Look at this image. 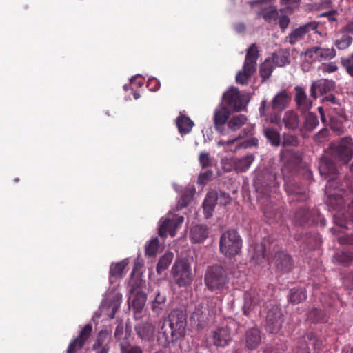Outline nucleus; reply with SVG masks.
Instances as JSON below:
<instances>
[{
    "label": "nucleus",
    "mask_w": 353,
    "mask_h": 353,
    "mask_svg": "<svg viewBox=\"0 0 353 353\" xmlns=\"http://www.w3.org/2000/svg\"><path fill=\"white\" fill-rule=\"evenodd\" d=\"M319 170L320 174L327 179V203L333 207L339 208V209L345 208L347 201L345 198V192L343 190H339V192L332 193L330 189L332 181L336 178L338 174V170L334 161L328 156L323 155L319 159Z\"/></svg>",
    "instance_id": "obj_1"
},
{
    "label": "nucleus",
    "mask_w": 353,
    "mask_h": 353,
    "mask_svg": "<svg viewBox=\"0 0 353 353\" xmlns=\"http://www.w3.org/2000/svg\"><path fill=\"white\" fill-rule=\"evenodd\" d=\"M168 319L170 331L165 329V325L163 323L160 333L163 334L164 339L163 341H161V338L158 339L163 346H168L170 343L183 337L185 334L187 314L184 310L174 309L169 314Z\"/></svg>",
    "instance_id": "obj_2"
},
{
    "label": "nucleus",
    "mask_w": 353,
    "mask_h": 353,
    "mask_svg": "<svg viewBox=\"0 0 353 353\" xmlns=\"http://www.w3.org/2000/svg\"><path fill=\"white\" fill-rule=\"evenodd\" d=\"M259 57V51L256 43H252L247 50L245 59L242 70L237 72L236 81L241 85H247L256 70V61Z\"/></svg>",
    "instance_id": "obj_3"
},
{
    "label": "nucleus",
    "mask_w": 353,
    "mask_h": 353,
    "mask_svg": "<svg viewBox=\"0 0 353 353\" xmlns=\"http://www.w3.org/2000/svg\"><path fill=\"white\" fill-rule=\"evenodd\" d=\"M204 281L208 290L221 292L226 288L230 279L223 267L214 265L207 269Z\"/></svg>",
    "instance_id": "obj_4"
},
{
    "label": "nucleus",
    "mask_w": 353,
    "mask_h": 353,
    "mask_svg": "<svg viewBox=\"0 0 353 353\" xmlns=\"http://www.w3.org/2000/svg\"><path fill=\"white\" fill-rule=\"evenodd\" d=\"M242 239L235 230L223 232L219 239V250L225 257L232 258L239 254L242 248Z\"/></svg>",
    "instance_id": "obj_5"
},
{
    "label": "nucleus",
    "mask_w": 353,
    "mask_h": 353,
    "mask_svg": "<svg viewBox=\"0 0 353 353\" xmlns=\"http://www.w3.org/2000/svg\"><path fill=\"white\" fill-rule=\"evenodd\" d=\"M171 272L174 282L179 287L186 286L190 284L193 280L191 265L188 259L176 260L172 265Z\"/></svg>",
    "instance_id": "obj_6"
},
{
    "label": "nucleus",
    "mask_w": 353,
    "mask_h": 353,
    "mask_svg": "<svg viewBox=\"0 0 353 353\" xmlns=\"http://www.w3.org/2000/svg\"><path fill=\"white\" fill-rule=\"evenodd\" d=\"M329 150L333 157L347 163L353 154L352 140L350 137H343L337 143H330Z\"/></svg>",
    "instance_id": "obj_7"
},
{
    "label": "nucleus",
    "mask_w": 353,
    "mask_h": 353,
    "mask_svg": "<svg viewBox=\"0 0 353 353\" xmlns=\"http://www.w3.org/2000/svg\"><path fill=\"white\" fill-rule=\"evenodd\" d=\"M319 22L316 21H311L299 27L294 29L285 38L290 45H295L296 43L303 40L305 35L310 34L311 32L321 34L319 31Z\"/></svg>",
    "instance_id": "obj_8"
},
{
    "label": "nucleus",
    "mask_w": 353,
    "mask_h": 353,
    "mask_svg": "<svg viewBox=\"0 0 353 353\" xmlns=\"http://www.w3.org/2000/svg\"><path fill=\"white\" fill-rule=\"evenodd\" d=\"M229 108L236 112L241 110L248 103L245 94L241 93L237 88L231 87L223 96Z\"/></svg>",
    "instance_id": "obj_9"
},
{
    "label": "nucleus",
    "mask_w": 353,
    "mask_h": 353,
    "mask_svg": "<svg viewBox=\"0 0 353 353\" xmlns=\"http://www.w3.org/2000/svg\"><path fill=\"white\" fill-rule=\"evenodd\" d=\"M283 316L281 308L277 306L271 307L265 318V327L270 333H277L282 327Z\"/></svg>",
    "instance_id": "obj_10"
},
{
    "label": "nucleus",
    "mask_w": 353,
    "mask_h": 353,
    "mask_svg": "<svg viewBox=\"0 0 353 353\" xmlns=\"http://www.w3.org/2000/svg\"><path fill=\"white\" fill-rule=\"evenodd\" d=\"M213 314L214 311L210 308L209 302L205 301L196 305L190 319L197 326L203 327L208 323Z\"/></svg>",
    "instance_id": "obj_11"
},
{
    "label": "nucleus",
    "mask_w": 353,
    "mask_h": 353,
    "mask_svg": "<svg viewBox=\"0 0 353 353\" xmlns=\"http://www.w3.org/2000/svg\"><path fill=\"white\" fill-rule=\"evenodd\" d=\"M230 115V110L224 106H219L214 111L213 121L215 130L221 135H228L226 124Z\"/></svg>",
    "instance_id": "obj_12"
},
{
    "label": "nucleus",
    "mask_w": 353,
    "mask_h": 353,
    "mask_svg": "<svg viewBox=\"0 0 353 353\" xmlns=\"http://www.w3.org/2000/svg\"><path fill=\"white\" fill-rule=\"evenodd\" d=\"M243 299V312L248 316H250L252 312L258 310L261 302L259 292L253 289L244 293Z\"/></svg>",
    "instance_id": "obj_13"
},
{
    "label": "nucleus",
    "mask_w": 353,
    "mask_h": 353,
    "mask_svg": "<svg viewBox=\"0 0 353 353\" xmlns=\"http://www.w3.org/2000/svg\"><path fill=\"white\" fill-rule=\"evenodd\" d=\"M305 54L311 59L322 61L334 59L336 56V51L334 48H325L320 46H313L307 49Z\"/></svg>",
    "instance_id": "obj_14"
},
{
    "label": "nucleus",
    "mask_w": 353,
    "mask_h": 353,
    "mask_svg": "<svg viewBox=\"0 0 353 353\" xmlns=\"http://www.w3.org/2000/svg\"><path fill=\"white\" fill-rule=\"evenodd\" d=\"M210 338L214 345L225 347L232 341V330L227 326L219 327L212 331Z\"/></svg>",
    "instance_id": "obj_15"
},
{
    "label": "nucleus",
    "mask_w": 353,
    "mask_h": 353,
    "mask_svg": "<svg viewBox=\"0 0 353 353\" xmlns=\"http://www.w3.org/2000/svg\"><path fill=\"white\" fill-rule=\"evenodd\" d=\"M92 331V326L91 324L84 325L80 330L79 335L70 343L67 349V353H77L79 351L89 339Z\"/></svg>",
    "instance_id": "obj_16"
},
{
    "label": "nucleus",
    "mask_w": 353,
    "mask_h": 353,
    "mask_svg": "<svg viewBox=\"0 0 353 353\" xmlns=\"http://www.w3.org/2000/svg\"><path fill=\"white\" fill-rule=\"evenodd\" d=\"M318 214L316 210L311 212L306 208H299L295 213L294 221L301 226H309L317 221L316 216Z\"/></svg>",
    "instance_id": "obj_17"
},
{
    "label": "nucleus",
    "mask_w": 353,
    "mask_h": 353,
    "mask_svg": "<svg viewBox=\"0 0 353 353\" xmlns=\"http://www.w3.org/2000/svg\"><path fill=\"white\" fill-rule=\"evenodd\" d=\"M274 263L276 268L281 272H288L293 267L292 257L283 252H279L275 254Z\"/></svg>",
    "instance_id": "obj_18"
},
{
    "label": "nucleus",
    "mask_w": 353,
    "mask_h": 353,
    "mask_svg": "<svg viewBox=\"0 0 353 353\" xmlns=\"http://www.w3.org/2000/svg\"><path fill=\"white\" fill-rule=\"evenodd\" d=\"M334 88V82L327 79H319L314 82L310 87V95L316 99Z\"/></svg>",
    "instance_id": "obj_19"
},
{
    "label": "nucleus",
    "mask_w": 353,
    "mask_h": 353,
    "mask_svg": "<svg viewBox=\"0 0 353 353\" xmlns=\"http://www.w3.org/2000/svg\"><path fill=\"white\" fill-rule=\"evenodd\" d=\"M261 342V332L258 328L249 329L245 334V346L249 350L256 349Z\"/></svg>",
    "instance_id": "obj_20"
},
{
    "label": "nucleus",
    "mask_w": 353,
    "mask_h": 353,
    "mask_svg": "<svg viewBox=\"0 0 353 353\" xmlns=\"http://www.w3.org/2000/svg\"><path fill=\"white\" fill-rule=\"evenodd\" d=\"M295 91V101L299 108L302 112L309 110L312 108V102L307 98L305 90L300 86H296Z\"/></svg>",
    "instance_id": "obj_21"
},
{
    "label": "nucleus",
    "mask_w": 353,
    "mask_h": 353,
    "mask_svg": "<svg viewBox=\"0 0 353 353\" xmlns=\"http://www.w3.org/2000/svg\"><path fill=\"white\" fill-rule=\"evenodd\" d=\"M135 331L143 341H149L154 338L155 327L152 323L144 322L137 325Z\"/></svg>",
    "instance_id": "obj_22"
},
{
    "label": "nucleus",
    "mask_w": 353,
    "mask_h": 353,
    "mask_svg": "<svg viewBox=\"0 0 353 353\" xmlns=\"http://www.w3.org/2000/svg\"><path fill=\"white\" fill-rule=\"evenodd\" d=\"M167 301L166 294L157 290L154 299L151 303V309L156 315L159 316L165 309Z\"/></svg>",
    "instance_id": "obj_23"
},
{
    "label": "nucleus",
    "mask_w": 353,
    "mask_h": 353,
    "mask_svg": "<svg viewBox=\"0 0 353 353\" xmlns=\"http://www.w3.org/2000/svg\"><path fill=\"white\" fill-rule=\"evenodd\" d=\"M208 230L206 226L202 225H196L191 229L190 238L191 241L194 243H201L208 237Z\"/></svg>",
    "instance_id": "obj_24"
},
{
    "label": "nucleus",
    "mask_w": 353,
    "mask_h": 353,
    "mask_svg": "<svg viewBox=\"0 0 353 353\" xmlns=\"http://www.w3.org/2000/svg\"><path fill=\"white\" fill-rule=\"evenodd\" d=\"M176 228L174 223L172 222L170 216L168 215L166 218L162 219V222L159 226V234L160 236H166L170 234L171 236H174L176 234Z\"/></svg>",
    "instance_id": "obj_25"
},
{
    "label": "nucleus",
    "mask_w": 353,
    "mask_h": 353,
    "mask_svg": "<svg viewBox=\"0 0 353 353\" xmlns=\"http://www.w3.org/2000/svg\"><path fill=\"white\" fill-rule=\"evenodd\" d=\"M319 125V119L317 116L312 112L305 114L303 127L300 131L303 136H305V132H312Z\"/></svg>",
    "instance_id": "obj_26"
},
{
    "label": "nucleus",
    "mask_w": 353,
    "mask_h": 353,
    "mask_svg": "<svg viewBox=\"0 0 353 353\" xmlns=\"http://www.w3.org/2000/svg\"><path fill=\"white\" fill-rule=\"evenodd\" d=\"M176 121L178 130L182 134L189 133L194 126V122L185 114H180Z\"/></svg>",
    "instance_id": "obj_27"
},
{
    "label": "nucleus",
    "mask_w": 353,
    "mask_h": 353,
    "mask_svg": "<svg viewBox=\"0 0 353 353\" xmlns=\"http://www.w3.org/2000/svg\"><path fill=\"white\" fill-rule=\"evenodd\" d=\"M248 121V118L244 114H237L234 115L232 117L229 118V120L227 123V130L228 132L230 130L232 132H235L240 129Z\"/></svg>",
    "instance_id": "obj_28"
},
{
    "label": "nucleus",
    "mask_w": 353,
    "mask_h": 353,
    "mask_svg": "<svg viewBox=\"0 0 353 353\" xmlns=\"http://www.w3.org/2000/svg\"><path fill=\"white\" fill-rule=\"evenodd\" d=\"M130 293L132 295H134L132 299V306L137 310H141L143 308L146 301V294L141 290L131 289Z\"/></svg>",
    "instance_id": "obj_29"
},
{
    "label": "nucleus",
    "mask_w": 353,
    "mask_h": 353,
    "mask_svg": "<svg viewBox=\"0 0 353 353\" xmlns=\"http://www.w3.org/2000/svg\"><path fill=\"white\" fill-rule=\"evenodd\" d=\"M217 201L218 194L216 192L212 191L207 194L203 206V210L208 216H210L212 214V212L216 205Z\"/></svg>",
    "instance_id": "obj_30"
},
{
    "label": "nucleus",
    "mask_w": 353,
    "mask_h": 353,
    "mask_svg": "<svg viewBox=\"0 0 353 353\" xmlns=\"http://www.w3.org/2000/svg\"><path fill=\"white\" fill-rule=\"evenodd\" d=\"M283 122L286 128L291 130H295L299 125V116L292 111H288L283 116Z\"/></svg>",
    "instance_id": "obj_31"
},
{
    "label": "nucleus",
    "mask_w": 353,
    "mask_h": 353,
    "mask_svg": "<svg viewBox=\"0 0 353 353\" xmlns=\"http://www.w3.org/2000/svg\"><path fill=\"white\" fill-rule=\"evenodd\" d=\"M254 160L253 154H248L234 161V168L236 171L244 172L250 167Z\"/></svg>",
    "instance_id": "obj_32"
},
{
    "label": "nucleus",
    "mask_w": 353,
    "mask_h": 353,
    "mask_svg": "<svg viewBox=\"0 0 353 353\" xmlns=\"http://www.w3.org/2000/svg\"><path fill=\"white\" fill-rule=\"evenodd\" d=\"M265 174L270 178L271 174L268 172H266ZM265 176V174L263 175H259L254 181V186L257 192L261 194L262 196L269 195L271 192V185L268 182L263 183L262 177Z\"/></svg>",
    "instance_id": "obj_33"
},
{
    "label": "nucleus",
    "mask_w": 353,
    "mask_h": 353,
    "mask_svg": "<svg viewBox=\"0 0 353 353\" xmlns=\"http://www.w3.org/2000/svg\"><path fill=\"white\" fill-rule=\"evenodd\" d=\"M174 259V254L171 252H165L159 260L157 265V272L161 274L164 270H167Z\"/></svg>",
    "instance_id": "obj_34"
},
{
    "label": "nucleus",
    "mask_w": 353,
    "mask_h": 353,
    "mask_svg": "<svg viewBox=\"0 0 353 353\" xmlns=\"http://www.w3.org/2000/svg\"><path fill=\"white\" fill-rule=\"evenodd\" d=\"M288 94L283 90L276 94L272 101V107L275 110H283L287 104Z\"/></svg>",
    "instance_id": "obj_35"
},
{
    "label": "nucleus",
    "mask_w": 353,
    "mask_h": 353,
    "mask_svg": "<svg viewBox=\"0 0 353 353\" xmlns=\"http://www.w3.org/2000/svg\"><path fill=\"white\" fill-rule=\"evenodd\" d=\"M263 134L270 141L272 145L278 147L281 144V136L279 132L272 128H265Z\"/></svg>",
    "instance_id": "obj_36"
},
{
    "label": "nucleus",
    "mask_w": 353,
    "mask_h": 353,
    "mask_svg": "<svg viewBox=\"0 0 353 353\" xmlns=\"http://www.w3.org/2000/svg\"><path fill=\"white\" fill-rule=\"evenodd\" d=\"M259 15L261 16L266 22L271 23L278 19L279 11L276 6H270L263 9Z\"/></svg>",
    "instance_id": "obj_37"
},
{
    "label": "nucleus",
    "mask_w": 353,
    "mask_h": 353,
    "mask_svg": "<svg viewBox=\"0 0 353 353\" xmlns=\"http://www.w3.org/2000/svg\"><path fill=\"white\" fill-rule=\"evenodd\" d=\"M306 292L304 289H292L288 296L289 301L294 304H299L306 299Z\"/></svg>",
    "instance_id": "obj_38"
},
{
    "label": "nucleus",
    "mask_w": 353,
    "mask_h": 353,
    "mask_svg": "<svg viewBox=\"0 0 353 353\" xmlns=\"http://www.w3.org/2000/svg\"><path fill=\"white\" fill-rule=\"evenodd\" d=\"M353 259V252L342 251L336 253L333 256V261L334 263L347 265Z\"/></svg>",
    "instance_id": "obj_39"
},
{
    "label": "nucleus",
    "mask_w": 353,
    "mask_h": 353,
    "mask_svg": "<svg viewBox=\"0 0 353 353\" xmlns=\"http://www.w3.org/2000/svg\"><path fill=\"white\" fill-rule=\"evenodd\" d=\"M110 341V332L108 330H101L98 336L92 345L93 350H97V347H100V346H103L104 345H108V342Z\"/></svg>",
    "instance_id": "obj_40"
},
{
    "label": "nucleus",
    "mask_w": 353,
    "mask_h": 353,
    "mask_svg": "<svg viewBox=\"0 0 353 353\" xmlns=\"http://www.w3.org/2000/svg\"><path fill=\"white\" fill-rule=\"evenodd\" d=\"M159 247V241L158 238H154L146 243L145 245V255L151 257L154 256Z\"/></svg>",
    "instance_id": "obj_41"
},
{
    "label": "nucleus",
    "mask_w": 353,
    "mask_h": 353,
    "mask_svg": "<svg viewBox=\"0 0 353 353\" xmlns=\"http://www.w3.org/2000/svg\"><path fill=\"white\" fill-rule=\"evenodd\" d=\"M352 41L353 38L351 36L343 34L340 39H336L334 44L339 50H345L352 45Z\"/></svg>",
    "instance_id": "obj_42"
},
{
    "label": "nucleus",
    "mask_w": 353,
    "mask_h": 353,
    "mask_svg": "<svg viewBox=\"0 0 353 353\" xmlns=\"http://www.w3.org/2000/svg\"><path fill=\"white\" fill-rule=\"evenodd\" d=\"M273 70V63L270 59H265L260 67V74L262 78L268 79L270 77Z\"/></svg>",
    "instance_id": "obj_43"
},
{
    "label": "nucleus",
    "mask_w": 353,
    "mask_h": 353,
    "mask_svg": "<svg viewBox=\"0 0 353 353\" xmlns=\"http://www.w3.org/2000/svg\"><path fill=\"white\" fill-rule=\"evenodd\" d=\"M302 342H310V346L314 350H319L322 345V341L319 340L313 333H308L303 337Z\"/></svg>",
    "instance_id": "obj_44"
},
{
    "label": "nucleus",
    "mask_w": 353,
    "mask_h": 353,
    "mask_svg": "<svg viewBox=\"0 0 353 353\" xmlns=\"http://www.w3.org/2000/svg\"><path fill=\"white\" fill-rule=\"evenodd\" d=\"M127 263L125 262V261H122L114 264L112 263L110 265V276L116 277L121 275Z\"/></svg>",
    "instance_id": "obj_45"
},
{
    "label": "nucleus",
    "mask_w": 353,
    "mask_h": 353,
    "mask_svg": "<svg viewBox=\"0 0 353 353\" xmlns=\"http://www.w3.org/2000/svg\"><path fill=\"white\" fill-rule=\"evenodd\" d=\"M122 302V296L120 294H117L110 303V308L112 309L111 313L109 314L110 319H114V316L119 310L120 305Z\"/></svg>",
    "instance_id": "obj_46"
},
{
    "label": "nucleus",
    "mask_w": 353,
    "mask_h": 353,
    "mask_svg": "<svg viewBox=\"0 0 353 353\" xmlns=\"http://www.w3.org/2000/svg\"><path fill=\"white\" fill-rule=\"evenodd\" d=\"M272 63L276 66L283 67L290 63L289 58L283 53H275L272 57Z\"/></svg>",
    "instance_id": "obj_47"
},
{
    "label": "nucleus",
    "mask_w": 353,
    "mask_h": 353,
    "mask_svg": "<svg viewBox=\"0 0 353 353\" xmlns=\"http://www.w3.org/2000/svg\"><path fill=\"white\" fill-rule=\"evenodd\" d=\"M299 144V140L298 137L295 135L289 134V133H284L283 134V141L282 145L285 146H298Z\"/></svg>",
    "instance_id": "obj_48"
},
{
    "label": "nucleus",
    "mask_w": 353,
    "mask_h": 353,
    "mask_svg": "<svg viewBox=\"0 0 353 353\" xmlns=\"http://www.w3.org/2000/svg\"><path fill=\"white\" fill-rule=\"evenodd\" d=\"M265 247L263 243H257L254 248L253 259L256 260L257 263L261 262L265 257Z\"/></svg>",
    "instance_id": "obj_49"
},
{
    "label": "nucleus",
    "mask_w": 353,
    "mask_h": 353,
    "mask_svg": "<svg viewBox=\"0 0 353 353\" xmlns=\"http://www.w3.org/2000/svg\"><path fill=\"white\" fill-rule=\"evenodd\" d=\"M342 66L345 69L347 73L352 77L353 76V53L348 57H343L341 59Z\"/></svg>",
    "instance_id": "obj_50"
},
{
    "label": "nucleus",
    "mask_w": 353,
    "mask_h": 353,
    "mask_svg": "<svg viewBox=\"0 0 353 353\" xmlns=\"http://www.w3.org/2000/svg\"><path fill=\"white\" fill-rule=\"evenodd\" d=\"M330 128L339 135L343 134L345 130L343 122L336 118L331 119Z\"/></svg>",
    "instance_id": "obj_51"
},
{
    "label": "nucleus",
    "mask_w": 353,
    "mask_h": 353,
    "mask_svg": "<svg viewBox=\"0 0 353 353\" xmlns=\"http://www.w3.org/2000/svg\"><path fill=\"white\" fill-rule=\"evenodd\" d=\"M199 161L203 168H206L212 165V159L207 152H202L199 154Z\"/></svg>",
    "instance_id": "obj_52"
},
{
    "label": "nucleus",
    "mask_w": 353,
    "mask_h": 353,
    "mask_svg": "<svg viewBox=\"0 0 353 353\" xmlns=\"http://www.w3.org/2000/svg\"><path fill=\"white\" fill-rule=\"evenodd\" d=\"M329 131L327 128H323L314 136L315 143L321 144L327 141Z\"/></svg>",
    "instance_id": "obj_53"
},
{
    "label": "nucleus",
    "mask_w": 353,
    "mask_h": 353,
    "mask_svg": "<svg viewBox=\"0 0 353 353\" xmlns=\"http://www.w3.org/2000/svg\"><path fill=\"white\" fill-rule=\"evenodd\" d=\"M213 176V172L212 170H208L201 173L197 179V183L201 185H205L209 182Z\"/></svg>",
    "instance_id": "obj_54"
},
{
    "label": "nucleus",
    "mask_w": 353,
    "mask_h": 353,
    "mask_svg": "<svg viewBox=\"0 0 353 353\" xmlns=\"http://www.w3.org/2000/svg\"><path fill=\"white\" fill-rule=\"evenodd\" d=\"M281 5L285 6L287 9L293 10L299 7L301 0H280Z\"/></svg>",
    "instance_id": "obj_55"
},
{
    "label": "nucleus",
    "mask_w": 353,
    "mask_h": 353,
    "mask_svg": "<svg viewBox=\"0 0 353 353\" xmlns=\"http://www.w3.org/2000/svg\"><path fill=\"white\" fill-rule=\"evenodd\" d=\"M279 25L283 32H285L290 22V19L287 15L279 16Z\"/></svg>",
    "instance_id": "obj_56"
},
{
    "label": "nucleus",
    "mask_w": 353,
    "mask_h": 353,
    "mask_svg": "<svg viewBox=\"0 0 353 353\" xmlns=\"http://www.w3.org/2000/svg\"><path fill=\"white\" fill-rule=\"evenodd\" d=\"M302 339L303 338H301L296 343L297 348L299 350V353H310V342H302Z\"/></svg>",
    "instance_id": "obj_57"
},
{
    "label": "nucleus",
    "mask_w": 353,
    "mask_h": 353,
    "mask_svg": "<svg viewBox=\"0 0 353 353\" xmlns=\"http://www.w3.org/2000/svg\"><path fill=\"white\" fill-rule=\"evenodd\" d=\"M346 219L347 218L344 214L340 212L334 215V223L341 228H346Z\"/></svg>",
    "instance_id": "obj_58"
},
{
    "label": "nucleus",
    "mask_w": 353,
    "mask_h": 353,
    "mask_svg": "<svg viewBox=\"0 0 353 353\" xmlns=\"http://www.w3.org/2000/svg\"><path fill=\"white\" fill-rule=\"evenodd\" d=\"M121 353H143L141 348L139 346L125 347L123 344H121Z\"/></svg>",
    "instance_id": "obj_59"
},
{
    "label": "nucleus",
    "mask_w": 353,
    "mask_h": 353,
    "mask_svg": "<svg viewBox=\"0 0 353 353\" xmlns=\"http://www.w3.org/2000/svg\"><path fill=\"white\" fill-rule=\"evenodd\" d=\"M338 70V66L335 62H329L323 65V72L332 73Z\"/></svg>",
    "instance_id": "obj_60"
},
{
    "label": "nucleus",
    "mask_w": 353,
    "mask_h": 353,
    "mask_svg": "<svg viewBox=\"0 0 353 353\" xmlns=\"http://www.w3.org/2000/svg\"><path fill=\"white\" fill-rule=\"evenodd\" d=\"M218 201L221 205H226L230 203L231 199L228 194L221 192L218 195Z\"/></svg>",
    "instance_id": "obj_61"
},
{
    "label": "nucleus",
    "mask_w": 353,
    "mask_h": 353,
    "mask_svg": "<svg viewBox=\"0 0 353 353\" xmlns=\"http://www.w3.org/2000/svg\"><path fill=\"white\" fill-rule=\"evenodd\" d=\"M147 86L152 91H157L161 86L160 82L157 79H151L148 81Z\"/></svg>",
    "instance_id": "obj_62"
},
{
    "label": "nucleus",
    "mask_w": 353,
    "mask_h": 353,
    "mask_svg": "<svg viewBox=\"0 0 353 353\" xmlns=\"http://www.w3.org/2000/svg\"><path fill=\"white\" fill-rule=\"evenodd\" d=\"M341 245L350 244L353 245V235H343L338 239Z\"/></svg>",
    "instance_id": "obj_63"
},
{
    "label": "nucleus",
    "mask_w": 353,
    "mask_h": 353,
    "mask_svg": "<svg viewBox=\"0 0 353 353\" xmlns=\"http://www.w3.org/2000/svg\"><path fill=\"white\" fill-rule=\"evenodd\" d=\"M172 222L174 223V225L177 228L179 225H180L184 221V218L182 216L176 215V214H168Z\"/></svg>",
    "instance_id": "obj_64"
}]
</instances>
